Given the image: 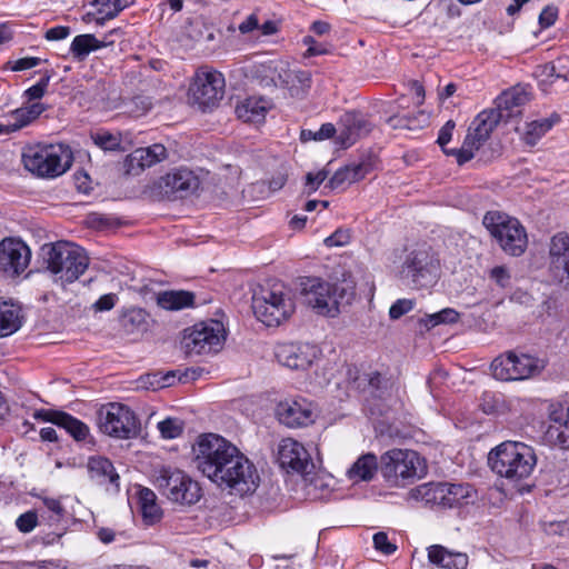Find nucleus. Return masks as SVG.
Instances as JSON below:
<instances>
[{
    "label": "nucleus",
    "instance_id": "f257e3e1",
    "mask_svg": "<svg viewBox=\"0 0 569 569\" xmlns=\"http://www.w3.org/2000/svg\"><path fill=\"white\" fill-rule=\"evenodd\" d=\"M193 450L197 469L219 488L244 496L259 487L254 463L223 437L202 435Z\"/></svg>",
    "mask_w": 569,
    "mask_h": 569
},
{
    "label": "nucleus",
    "instance_id": "f03ea898",
    "mask_svg": "<svg viewBox=\"0 0 569 569\" xmlns=\"http://www.w3.org/2000/svg\"><path fill=\"white\" fill-rule=\"evenodd\" d=\"M488 463L497 476L510 482H518L532 473L537 457L532 447L508 440L491 449Z\"/></svg>",
    "mask_w": 569,
    "mask_h": 569
},
{
    "label": "nucleus",
    "instance_id": "7ed1b4c3",
    "mask_svg": "<svg viewBox=\"0 0 569 569\" xmlns=\"http://www.w3.org/2000/svg\"><path fill=\"white\" fill-rule=\"evenodd\" d=\"M47 270L54 282L64 286L78 280L88 269L89 257L83 248L69 241H57L42 247Z\"/></svg>",
    "mask_w": 569,
    "mask_h": 569
},
{
    "label": "nucleus",
    "instance_id": "20e7f679",
    "mask_svg": "<svg viewBox=\"0 0 569 569\" xmlns=\"http://www.w3.org/2000/svg\"><path fill=\"white\" fill-rule=\"evenodd\" d=\"M293 295L281 282L261 288L252 298V310L256 318L268 327L279 326L295 312Z\"/></svg>",
    "mask_w": 569,
    "mask_h": 569
},
{
    "label": "nucleus",
    "instance_id": "39448f33",
    "mask_svg": "<svg viewBox=\"0 0 569 569\" xmlns=\"http://www.w3.org/2000/svg\"><path fill=\"white\" fill-rule=\"evenodd\" d=\"M305 302L319 315L335 317L341 306L353 299V288L346 283H329L319 278H308L302 282Z\"/></svg>",
    "mask_w": 569,
    "mask_h": 569
},
{
    "label": "nucleus",
    "instance_id": "423d86ee",
    "mask_svg": "<svg viewBox=\"0 0 569 569\" xmlns=\"http://www.w3.org/2000/svg\"><path fill=\"white\" fill-rule=\"evenodd\" d=\"M380 471L392 487H405L426 472L425 460L410 449H390L380 457Z\"/></svg>",
    "mask_w": 569,
    "mask_h": 569
},
{
    "label": "nucleus",
    "instance_id": "0eeeda50",
    "mask_svg": "<svg viewBox=\"0 0 569 569\" xmlns=\"http://www.w3.org/2000/svg\"><path fill=\"white\" fill-rule=\"evenodd\" d=\"M24 168L41 178H56L72 163L71 151L62 144H33L22 153Z\"/></svg>",
    "mask_w": 569,
    "mask_h": 569
},
{
    "label": "nucleus",
    "instance_id": "6e6552de",
    "mask_svg": "<svg viewBox=\"0 0 569 569\" xmlns=\"http://www.w3.org/2000/svg\"><path fill=\"white\" fill-rule=\"evenodd\" d=\"M482 223L507 254L519 257L526 251L527 231L517 218L500 211H489Z\"/></svg>",
    "mask_w": 569,
    "mask_h": 569
},
{
    "label": "nucleus",
    "instance_id": "1a4fd4ad",
    "mask_svg": "<svg viewBox=\"0 0 569 569\" xmlns=\"http://www.w3.org/2000/svg\"><path fill=\"white\" fill-rule=\"evenodd\" d=\"M154 483L160 493L170 502L182 507L193 506L202 497L199 482L180 469L161 468Z\"/></svg>",
    "mask_w": 569,
    "mask_h": 569
},
{
    "label": "nucleus",
    "instance_id": "9d476101",
    "mask_svg": "<svg viewBox=\"0 0 569 569\" xmlns=\"http://www.w3.org/2000/svg\"><path fill=\"white\" fill-rule=\"evenodd\" d=\"M546 361L528 353L505 352L491 362L492 376L500 381L526 380L539 375Z\"/></svg>",
    "mask_w": 569,
    "mask_h": 569
},
{
    "label": "nucleus",
    "instance_id": "9b49d317",
    "mask_svg": "<svg viewBox=\"0 0 569 569\" xmlns=\"http://www.w3.org/2000/svg\"><path fill=\"white\" fill-rule=\"evenodd\" d=\"M501 118L502 114L495 109L481 111L470 123L461 148L445 150V153L456 157L459 164L468 162L489 139Z\"/></svg>",
    "mask_w": 569,
    "mask_h": 569
},
{
    "label": "nucleus",
    "instance_id": "f8f14e48",
    "mask_svg": "<svg viewBox=\"0 0 569 569\" xmlns=\"http://www.w3.org/2000/svg\"><path fill=\"white\" fill-rule=\"evenodd\" d=\"M98 425L104 435L117 439H131L140 430L136 413L126 405L110 402L98 412Z\"/></svg>",
    "mask_w": 569,
    "mask_h": 569
},
{
    "label": "nucleus",
    "instance_id": "ddd939ff",
    "mask_svg": "<svg viewBox=\"0 0 569 569\" xmlns=\"http://www.w3.org/2000/svg\"><path fill=\"white\" fill-rule=\"evenodd\" d=\"M472 496V487L467 483L428 482L410 490V497L430 506L452 508Z\"/></svg>",
    "mask_w": 569,
    "mask_h": 569
},
{
    "label": "nucleus",
    "instance_id": "4468645a",
    "mask_svg": "<svg viewBox=\"0 0 569 569\" xmlns=\"http://www.w3.org/2000/svg\"><path fill=\"white\" fill-rule=\"evenodd\" d=\"M226 340L223 323L208 320L196 323L186 331L183 348L188 355H209L221 350Z\"/></svg>",
    "mask_w": 569,
    "mask_h": 569
},
{
    "label": "nucleus",
    "instance_id": "2eb2a0df",
    "mask_svg": "<svg viewBox=\"0 0 569 569\" xmlns=\"http://www.w3.org/2000/svg\"><path fill=\"white\" fill-rule=\"evenodd\" d=\"M439 260L428 248L412 250L402 267V273L417 289L433 286L439 278Z\"/></svg>",
    "mask_w": 569,
    "mask_h": 569
},
{
    "label": "nucleus",
    "instance_id": "dca6fc26",
    "mask_svg": "<svg viewBox=\"0 0 569 569\" xmlns=\"http://www.w3.org/2000/svg\"><path fill=\"white\" fill-rule=\"evenodd\" d=\"M224 84L221 72L201 68L190 86V98L202 109L214 107L224 94Z\"/></svg>",
    "mask_w": 569,
    "mask_h": 569
},
{
    "label": "nucleus",
    "instance_id": "f3484780",
    "mask_svg": "<svg viewBox=\"0 0 569 569\" xmlns=\"http://www.w3.org/2000/svg\"><path fill=\"white\" fill-rule=\"evenodd\" d=\"M277 461L287 472L300 475L309 473L315 467L305 446L292 438H284L279 442Z\"/></svg>",
    "mask_w": 569,
    "mask_h": 569
},
{
    "label": "nucleus",
    "instance_id": "a211bd4d",
    "mask_svg": "<svg viewBox=\"0 0 569 569\" xmlns=\"http://www.w3.org/2000/svg\"><path fill=\"white\" fill-rule=\"evenodd\" d=\"M30 248L16 238H4L0 241V271L10 277L20 276L29 266Z\"/></svg>",
    "mask_w": 569,
    "mask_h": 569
},
{
    "label": "nucleus",
    "instance_id": "6ab92c4d",
    "mask_svg": "<svg viewBox=\"0 0 569 569\" xmlns=\"http://www.w3.org/2000/svg\"><path fill=\"white\" fill-rule=\"evenodd\" d=\"M320 356V349L310 343H280L276 357L280 365L295 370L309 368Z\"/></svg>",
    "mask_w": 569,
    "mask_h": 569
},
{
    "label": "nucleus",
    "instance_id": "aec40b11",
    "mask_svg": "<svg viewBox=\"0 0 569 569\" xmlns=\"http://www.w3.org/2000/svg\"><path fill=\"white\" fill-rule=\"evenodd\" d=\"M278 420L289 427L299 428L315 421V406L305 398L288 399L278 403L276 409Z\"/></svg>",
    "mask_w": 569,
    "mask_h": 569
},
{
    "label": "nucleus",
    "instance_id": "412c9836",
    "mask_svg": "<svg viewBox=\"0 0 569 569\" xmlns=\"http://www.w3.org/2000/svg\"><path fill=\"white\" fill-rule=\"evenodd\" d=\"M549 269L555 278L569 288V234L558 232L549 242Z\"/></svg>",
    "mask_w": 569,
    "mask_h": 569
},
{
    "label": "nucleus",
    "instance_id": "4be33fe9",
    "mask_svg": "<svg viewBox=\"0 0 569 569\" xmlns=\"http://www.w3.org/2000/svg\"><path fill=\"white\" fill-rule=\"evenodd\" d=\"M371 131V124L367 118L359 112H346L339 122L337 142L342 148H348L356 141Z\"/></svg>",
    "mask_w": 569,
    "mask_h": 569
},
{
    "label": "nucleus",
    "instance_id": "5701e85b",
    "mask_svg": "<svg viewBox=\"0 0 569 569\" xmlns=\"http://www.w3.org/2000/svg\"><path fill=\"white\" fill-rule=\"evenodd\" d=\"M167 158V149L161 143H154L147 148H139L126 159L127 173L138 174L146 168H150Z\"/></svg>",
    "mask_w": 569,
    "mask_h": 569
},
{
    "label": "nucleus",
    "instance_id": "b1692460",
    "mask_svg": "<svg viewBox=\"0 0 569 569\" xmlns=\"http://www.w3.org/2000/svg\"><path fill=\"white\" fill-rule=\"evenodd\" d=\"M161 187L168 197L183 198L199 187L198 178L188 169H177L162 178Z\"/></svg>",
    "mask_w": 569,
    "mask_h": 569
},
{
    "label": "nucleus",
    "instance_id": "393cba45",
    "mask_svg": "<svg viewBox=\"0 0 569 569\" xmlns=\"http://www.w3.org/2000/svg\"><path fill=\"white\" fill-rule=\"evenodd\" d=\"M288 61L282 59L268 60L256 63L251 68V73L262 87L277 88L283 80L288 67Z\"/></svg>",
    "mask_w": 569,
    "mask_h": 569
},
{
    "label": "nucleus",
    "instance_id": "a878e982",
    "mask_svg": "<svg viewBox=\"0 0 569 569\" xmlns=\"http://www.w3.org/2000/svg\"><path fill=\"white\" fill-rule=\"evenodd\" d=\"M428 560L442 569H466L469 563L467 553L450 550L441 545H433L428 548Z\"/></svg>",
    "mask_w": 569,
    "mask_h": 569
},
{
    "label": "nucleus",
    "instance_id": "bb28decb",
    "mask_svg": "<svg viewBox=\"0 0 569 569\" xmlns=\"http://www.w3.org/2000/svg\"><path fill=\"white\" fill-rule=\"evenodd\" d=\"M87 469L89 477L100 486L112 485L117 490L119 489L120 477L116 471L112 462L101 456H93L88 459Z\"/></svg>",
    "mask_w": 569,
    "mask_h": 569
},
{
    "label": "nucleus",
    "instance_id": "cd10ccee",
    "mask_svg": "<svg viewBox=\"0 0 569 569\" xmlns=\"http://www.w3.org/2000/svg\"><path fill=\"white\" fill-rule=\"evenodd\" d=\"M271 103L263 97H249L236 107V113L244 122L259 123L266 118Z\"/></svg>",
    "mask_w": 569,
    "mask_h": 569
},
{
    "label": "nucleus",
    "instance_id": "c85d7f7f",
    "mask_svg": "<svg viewBox=\"0 0 569 569\" xmlns=\"http://www.w3.org/2000/svg\"><path fill=\"white\" fill-rule=\"evenodd\" d=\"M23 313L19 305L0 299V338L17 332L23 323Z\"/></svg>",
    "mask_w": 569,
    "mask_h": 569
},
{
    "label": "nucleus",
    "instance_id": "c756f323",
    "mask_svg": "<svg viewBox=\"0 0 569 569\" xmlns=\"http://www.w3.org/2000/svg\"><path fill=\"white\" fill-rule=\"evenodd\" d=\"M46 110L41 102H33L6 113L11 132H16L33 122Z\"/></svg>",
    "mask_w": 569,
    "mask_h": 569
},
{
    "label": "nucleus",
    "instance_id": "7c9ffc66",
    "mask_svg": "<svg viewBox=\"0 0 569 569\" xmlns=\"http://www.w3.org/2000/svg\"><path fill=\"white\" fill-rule=\"evenodd\" d=\"M550 418L559 426H550L547 435L555 445L569 449V407H560L550 413Z\"/></svg>",
    "mask_w": 569,
    "mask_h": 569
},
{
    "label": "nucleus",
    "instance_id": "2f4dec72",
    "mask_svg": "<svg viewBox=\"0 0 569 569\" xmlns=\"http://www.w3.org/2000/svg\"><path fill=\"white\" fill-rule=\"evenodd\" d=\"M380 462L376 455L365 453L361 455L348 469L347 476L353 483L360 481H371L377 473Z\"/></svg>",
    "mask_w": 569,
    "mask_h": 569
},
{
    "label": "nucleus",
    "instance_id": "473e14b6",
    "mask_svg": "<svg viewBox=\"0 0 569 569\" xmlns=\"http://www.w3.org/2000/svg\"><path fill=\"white\" fill-rule=\"evenodd\" d=\"M138 505L146 525L152 526L162 518V509L157 502L156 493L149 488H139Z\"/></svg>",
    "mask_w": 569,
    "mask_h": 569
},
{
    "label": "nucleus",
    "instance_id": "72a5a7b5",
    "mask_svg": "<svg viewBox=\"0 0 569 569\" xmlns=\"http://www.w3.org/2000/svg\"><path fill=\"white\" fill-rule=\"evenodd\" d=\"M286 78L282 80L279 88L287 89L291 97L301 98L310 88L311 76L309 71L291 69L288 63Z\"/></svg>",
    "mask_w": 569,
    "mask_h": 569
},
{
    "label": "nucleus",
    "instance_id": "f704fd0d",
    "mask_svg": "<svg viewBox=\"0 0 569 569\" xmlns=\"http://www.w3.org/2000/svg\"><path fill=\"white\" fill-rule=\"evenodd\" d=\"M286 78L282 80L279 88L287 89L291 97L301 98L310 88L311 76L309 71L291 69L288 63Z\"/></svg>",
    "mask_w": 569,
    "mask_h": 569
},
{
    "label": "nucleus",
    "instance_id": "c9c22d12",
    "mask_svg": "<svg viewBox=\"0 0 569 569\" xmlns=\"http://www.w3.org/2000/svg\"><path fill=\"white\" fill-rule=\"evenodd\" d=\"M530 100V96L527 90L522 87H513L505 92H502L497 98V111L503 114L506 111V117H510L513 114V109L526 104Z\"/></svg>",
    "mask_w": 569,
    "mask_h": 569
},
{
    "label": "nucleus",
    "instance_id": "e433bc0d",
    "mask_svg": "<svg viewBox=\"0 0 569 569\" xmlns=\"http://www.w3.org/2000/svg\"><path fill=\"white\" fill-rule=\"evenodd\" d=\"M193 302L194 295L186 290H167L157 297L158 306L166 310H181L192 307Z\"/></svg>",
    "mask_w": 569,
    "mask_h": 569
},
{
    "label": "nucleus",
    "instance_id": "4c0bfd02",
    "mask_svg": "<svg viewBox=\"0 0 569 569\" xmlns=\"http://www.w3.org/2000/svg\"><path fill=\"white\" fill-rule=\"evenodd\" d=\"M132 2L133 0H93L91 4L97 7L96 23L103 26L106 21L114 19Z\"/></svg>",
    "mask_w": 569,
    "mask_h": 569
},
{
    "label": "nucleus",
    "instance_id": "58836bf2",
    "mask_svg": "<svg viewBox=\"0 0 569 569\" xmlns=\"http://www.w3.org/2000/svg\"><path fill=\"white\" fill-rule=\"evenodd\" d=\"M107 47V43L98 40L93 34H79L73 38L70 52L79 61L84 60L92 51Z\"/></svg>",
    "mask_w": 569,
    "mask_h": 569
},
{
    "label": "nucleus",
    "instance_id": "ea45409f",
    "mask_svg": "<svg viewBox=\"0 0 569 569\" xmlns=\"http://www.w3.org/2000/svg\"><path fill=\"white\" fill-rule=\"evenodd\" d=\"M559 121V116L555 114L550 118L531 121L527 124L523 139L526 143L535 146L537 141L546 134L556 122Z\"/></svg>",
    "mask_w": 569,
    "mask_h": 569
},
{
    "label": "nucleus",
    "instance_id": "a19ab883",
    "mask_svg": "<svg viewBox=\"0 0 569 569\" xmlns=\"http://www.w3.org/2000/svg\"><path fill=\"white\" fill-rule=\"evenodd\" d=\"M120 325L127 333L143 330L147 325V313L141 308H131L122 313Z\"/></svg>",
    "mask_w": 569,
    "mask_h": 569
},
{
    "label": "nucleus",
    "instance_id": "79ce46f5",
    "mask_svg": "<svg viewBox=\"0 0 569 569\" xmlns=\"http://www.w3.org/2000/svg\"><path fill=\"white\" fill-rule=\"evenodd\" d=\"M362 170V166L360 164L341 168L330 178L329 187L331 189H337L342 187L345 183H353L363 178Z\"/></svg>",
    "mask_w": 569,
    "mask_h": 569
},
{
    "label": "nucleus",
    "instance_id": "37998d69",
    "mask_svg": "<svg viewBox=\"0 0 569 569\" xmlns=\"http://www.w3.org/2000/svg\"><path fill=\"white\" fill-rule=\"evenodd\" d=\"M459 319V313L452 308H445L439 312L426 315L419 322L425 326L427 330L435 328L439 325L455 323Z\"/></svg>",
    "mask_w": 569,
    "mask_h": 569
},
{
    "label": "nucleus",
    "instance_id": "c03bdc74",
    "mask_svg": "<svg viewBox=\"0 0 569 569\" xmlns=\"http://www.w3.org/2000/svg\"><path fill=\"white\" fill-rule=\"evenodd\" d=\"M59 427L63 428L77 441L84 440L89 435V427L67 412L62 416Z\"/></svg>",
    "mask_w": 569,
    "mask_h": 569
},
{
    "label": "nucleus",
    "instance_id": "a18cd8bd",
    "mask_svg": "<svg viewBox=\"0 0 569 569\" xmlns=\"http://www.w3.org/2000/svg\"><path fill=\"white\" fill-rule=\"evenodd\" d=\"M39 499L47 512L50 513L47 517V523L51 527L60 523L66 516V509L63 508L60 499L48 496H39Z\"/></svg>",
    "mask_w": 569,
    "mask_h": 569
},
{
    "label": "nucleus",
    "instance_id": "49530a36",
    "mask_svg": "<svg viewBox=\"0 0 569 569\" xmlns=\"http://www.w3.org/2000/svg\"><path fill=\"white\" fill-rule=\"evenodd\" d=\"M96 146L106 151H122L120 133L99 130L91 136Z\"/></svg>",
    "mask_w": 569,
    "mask_h": 569
},
{
    "label": "nucleus",
    "instance_id": "de8ad7c7",
    "mask_svg": "<svg viewBox=\"0 0 569 569\" xmlns=\"http://www.w3.org/2000/svg\"><path fill=\"white\" fill-rule=\"evenodd\" d=\"M158 429L162 438L174 439L183 432V423L177 418H167L158 423Z\"/></svg>",
    "mask_w": 569,
    "mask_h": 569
},
{
    "label": "nucleus",
    "instance_id": "09e8293b",
    "mask_svg": "<svg viewBox=\"0 0 569 569\" xmlns=\"http://www.w3.org/2000/svg\"><path fill=\"white\" fill-rule=\"evenodd\" d=\"M38 525V513L36 510H29L21 513L16 519V527L22 533L31 532Z\"/></svg>",
    "mask_w": 569,
    "mask_h": 569
},
{
    "label": "nucleus",
    "instance_id": "8fccbe9b",
    "mask_svg": "<svg viewBox=\"0 0 569 569\" xmlns=\"http://www.w3.org/2000/svg\"><path fill=\"white\" fill-rule=\"evenodd\" d=\"M50 79L51 76L47 72L36 84L28 88L23 93L28 101L41 99L47 91Z\"/></svg>",
    "mask_w": 569,
    "mask_h": 569
},
{
    "label": "nucleus",
    "instance_id": "3c124183",
    "mask_svg": "<svg viewBox=\"0 0 569 569\" xmlns=\"http://www.w3.org/2000/svg\"><path fill=\"white\" fill-rule=\"evenodd\" d=\"M372 540L375 549L386 556L392 555L397 550V546L389 540L388 535L383 531L375 533Z\"/></svg>",
    "mask_w": 569,
    "mask_h": 569
},
{
    "label": "nucleus",
    "instance_id": "603ef678",
    "mask_svg": "<svg viewBox=\"0 0 569 569\" xmlns=\"http://www.w3.org/2000/svg\"><path fill=\"white\" fill-rule=\"evenodd\" d=\"M151 100L144 96L134 97L128 104V111L133 117H141L151 109Z\"/></svg>",
    "mask_w": 569,
    "mask_h": 569
},
{
    "label": "nucleus",
    "instance_id": "864d4df0",
    "mask_svg": "<svg viewBox=\"0 0 569 569\" xmlns=\"http://www.w3.org/2000/svg\"><path fill=\"white\" fill-rule=\"evenodd\" d=\"M489 278L500 288H507L511 282V273L505 266H496L489 272Z\"/></svg>",
    "mask_w": 569,
    "mask_h": 569
},
{
    "label": "nucleus",
    "instance_id": "5fc2aeb1",
    "mask_svg": "<svg viewBox=\"0 0 569 569\" xmlns=\"http://www.w3.org/2000/svg\"><path fill=\"white\" fill-rule=\"evenodd\" d=\"M415 307V301L411 299H398L393 302L389 309V316L391 319L397 320L403 315L411 311Z\"/></svg>",
    "mask_w": 569,
    "mask_h": 569
},
{
    "label": "nucleus",
    "instance_id": "6e6d98bb",
    "mask_svg": "<svg viewBox=\"0 0 569 569\" xmlns=\"http://www.w3.org/2000/svg\"><path fill=\"white\" fill-rule=\"evenodd\" d=\"M64 411L40 409L33 412V418L37 420L54 423L59 427Z\"/></svg>",
    "mask_w": 569,
    "mask_h": 569
},
{
    "label": "nucleus",
    "instance_id": "4d7b16f0",
    "mask_svg": "<svg viewBox=\"0 0 569 569\" xmlns=\"http://www.w3.org/2000/svg\"><path fill=\"white\" fill-rule=\"evenodd\" d=\"M119 298L116 293H106L101 296L93 305L92 309L96 312H103L111 310L116 303L118 302Z\"/></svg>",
    "mask_w": 569,
    "mask_h": 569
},
{
    "label": "nucleus",
    "instance_id": "13d9d810",
    "mask_svg": "<svg viewBox=\"0 0 569 569\" xmlns=\"http://www.w3.org/2000/svg\"><path fill=\"white\" fill-rule=\"evenodd\" d=\"M350 234L348 231L338 229L332 234L325 239V244L327 247H341L349 242Z\"/></svg>",
    "mask_w": 569,
    "mask_h": 569
},
{
    "label": "nucleus",
    "instance_id": "bf43d9fd",
    "mask_svg": "<svg viewBox=\"0 0 569 569\" xmlns=\"http://www.w3.org/2000/svg\"><path fill=\"white\" fill-rule=\"evenodd\" d=\"M328 172L325 170H320L318 172H309L306 176V187L309 189V192L316 191L319 186L327 179Z\"/></svg>",
    "mask_w": 569,
    "mask_h": 569
},
{
    "label": "nucleus",
    "instance_id": "052dcab7",
    "mask_svg": "<svg viewBox=\"0 0 569 569\" xmlns=\"http://www.w3.org/2000/svg\"><path fill=\"white\" fill-rule=\"evenodd\" d=\"M456 127L455 121L448 120L443 127L439 130L437 142L442 148V151L447 150L445 147L452 138V132Z\"/></svg>",
    "mask_w": 569,
    "mask_h": 569
},
{
    "label": "nucleus",
    "instance_id": "680f3d73",
    "mask_svg": "<svg viewBox=\"0 0 569 569\" xmlns=\"http://www.w3.org/2000/svg\"><path fill=\"white\" fill-rule=\"evenodd\" d=\"M186 377H187L186 373H181L178 370L168 371V372L161 375L160 378L157 380V387L158 388L171 387L176 382L177 379L179 381H181L182 378H186Z\"/></svg>",
    "mask_w": 569,
    "mask_h": 569
},
{
    "label": "nucleus",
    "instance_id": "e2e57ef3",
    "mask_svg": "<svg viewBox=\"0 0 569 569\" xmlns=\"http://www.w3.org/2000/svg\"><path fill=\"white\" fill-rule=\"evenodd\" d=\"M557 16V8L550 6L546 7L539 14L540 27L543 29L551 27L556 22Z\"/></svg>",
    "mask_w": 569,
    "mask_h": 569
},
{
    "label": "nucleus",
    "instance_id": "0e129e2a",
    "mask_svg": "<svg viewBox=\"0 0 569 569\" xmlns=\"http://www.w3.org/2000/svg\"><path fill=\"white\" fill-rule=\"evenodd\" d=\"M40 62H41L40 58L26 57V58H21V59L13 61L10 68L12 71H23V70L32 69V68L39 66Z\"/></svg>",
    "mask_w": 569,
    "mask_h": 569
},
{
    "label": "nucleus",
    "instance_id": "69168bd1",
    "mask_svg": "<svg viewBox=\"0 0 569 569\" xmlns=\"http://www.w3.org/2000/svg\"><path fill=\"white\" fill-rule=\"evenodd\" d=\"M70 34V28L66 26H56L47 30L44 38L49 41L66 39Z\"/></svg>",
    "mask_w": 569,
    "mask_h": 569
},
{
    "label": "nucleus",
    "instance_id": "338daca9",
    "mask_svg": "<svg viewBox=\"0 0 569 569\" xmlns=\"http://www.w3.org/2000/svg\"><path fill=\"white\" fill-rule=\"evenodd\" d=\"M303 44L308 47L306 51V56L308 57L320 56L327 52L326 48L321 43H318L311 36L303 38Z\"/></svg>",
    "mask_w": 569,
    "mask_h": 569
},
{
    "label": "nucleus",
    "instance_id": "774afa93",
    "mask_svg": "<svg viewBox=\"0 0 569 569\" xmlns=\"http://www.w3.org/2000/svg\"><path fill=\"white\" fill-rule=\"evenodd\" d=\"M388 124L393 128V129H412L415 127L413 124V119L409 118V117H398V116H395V117H390L388 120H387Z\"/></svg>",
    "mask_w": 569,
    "mask_h": 569
}]
</instances>
